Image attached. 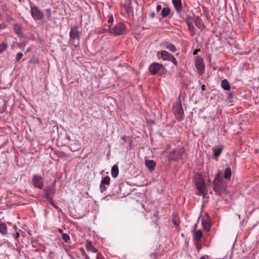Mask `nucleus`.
Here are the masks:
<instances>
[{
    "label": "nucleus",
    "mask_w": 259,
    "mask_h": 259,
    "mask_svg": "<svg viewBox=\"0 0 259 259\" xmlns=\"http://www.w3.org/2000/svg\"><path fill=\"white\" fill-rule=\"evenodd\" d=\"M226 188V184L223 181L221 173L219 172L216 174L213 180V189L216 195H221L225 191Z\"/></svg>",
    "instance_id": "nucleus-1"
},
{
    "label": "nucleus",
    "mask_w": 259,
    "mask_h": 259,
    "mask_svg": "<svg viewBox=\"0 0 259 259\" xmlns=\"http://www.w3.org/2000/svg\"><path fill=\"white\" fill-rule=\"evenodd\" d=\"M126 31V26L125 24L118 23L113 27L106 29H104V32H109L111 34L115 35H120L125 34Z\"/></svg>",
    "instance_id": "nucleus-2"
},
{
    "label": "nucleus",
    "mask_w": 259,
    "mask_h": 259,
    "mask_svg": "<svg viewBox=\"0 0 259 259\" xmlns=\"http://www.w3.org/2000/svg\"><path fill=\"white\" fill-rule=\"evenodd\" d=\"M185 152L184 147H178L169 152L168 158L170 160H176L180 159Z\"/></svg>",
    "instance_id": "nucleus-3"
},
{
    "label": "nucleus",
    "mask_w": 259,
    "mask_h": 259,
    "mask_svg": "<svg viewBox=\"0 0 259 259\" xmlns=\"http://www.w3.org/2000/svg\"><path fill=\"white\" fill-rule=\"evenodd\" d=\"M195 184L198 191L197 194L199 196H205L207 194V190L204 180L200 179L197 181Z\"/></svg>",
    "instance_id": "nucleus-4"
},
{
    "label": "nucleus",
    "mask_w": 259,
    "mask_h": 259,
    "mask_svg": "<svg viewBox=\"0 0 259 259\" xmlns=\"http://www.w3.org/2000/svg\"><path fill=\"white\" fill-rule=\"evenodd\" d=\"M172 110L178 120L181 121L183 119L184 111L181 101L175 103L172 108Z\"/></svg>",
    "instance_id": "nucleus-5"
},
{
    "label": "nucleus",
    "mask_w": 259,
    "mask_h": 259,
    "mask_svg": "<svg viewBox=\"0 0 259 259\" xmlns=\"http://www.w3.org/2000/svg\"><path fill=\"white\" fill-rule=\"evenodd\" d=\"M32 183L33 186L36 188L42 189L44 186V179L42 177L35 175L32 177Z\"/></svg>",
    "instance_id": "nucleus-6"
},
{
    "label": "nucleus",
    "mask_w": 259,
    "mask_h": 259,
    "mask_svg": "<svg viewBox=\"0 0 259 259\" xmlns=\"http://www.w3.org/2000/svg\"><path fill=\"white\" fill-rule=\"evenodd\" d=\"M31 14L35 21L41 20L44 16L41 11L36 6L31 7Z\"/></svg>",
    "instance_id": "nucleus-7"
},
{
    "label": "nucleus",
    "mask_w": 259,
    "mask_h": 259,
    "mask_svg": "<svg viewBox=\"0 0 259 259\" xmlns=\"http://www.w3.org/2000/svg\"><path fill=\"white\" fill-rule=\"evenodd\" d=\"M161 57L164 60L172 62L176 66L178 65V62L175 57L166 51H162L161 52Z\"/></svg>",
    "instance_id": "nucleus-8"
},
{
    "label": "nucleus",
    "mask_w": 259,
    "mask_h": 259,
    "mask_svg": "<svg viewBox=\"0 0 259 259\" xmlns=\"http://www.w3.org/2000/svg\"><path fill=\"white\" fill-rule=\"evenodd\" d=\"M110 183V178L109 176H106L102 178L100 185V189L101 192L106 190V186H109Z\"/></svg>",
    "instance_id": "nucleus-9"
},
{
    "label": "nucleus",
    "mask_w": 259,
    "mask_h": 259,
    "mask_svg": "<svg viewBox=\"0 0 259 259\" xmlns=\"http://www.w3.org/2000/svg\"><path fill=\"white\" fill-rule=\"evenodd\" d=\"M70 38L73 40H79L80 38L79 32L76 26L72 27L69 33Z\"/></svg>",
    "instance_id": "nucleus-10"
},
{
    "label": "nucleus",
    "mask_w": 259,
    "mask_h": 259,
    "mask_svg": "<svg viewBox=\"0 0 259 259\" xmlns=\"http://www.w3.org/2000/svg\"><path fill=\"white\" fill-rule=\"evenodd\" d=\"M162 68V65L161 64L154 62L150 65L149 69L152 74H156Z\"/></svg>",
    "instance_id": "nucleus-11"
},
{
    "label": "nucleus",
    "mask_w": 259,
    "mask_h": 259,
    "mask_svg": "<svg viewBox=\"0 0 259 259\" xmlns=\"http://www.w3.org/2000/svg\"><path fill=\"white\" fill-rule=\"evenodd\" d=\"M45 195L46 199L49 200H52L53 199V196L55 193V190L51 186L47 187L45 190Z\"/></svg>",
    "instance_id": "nucleus-12"
},
{
    "label": "nucleus",
    "mask_w": 259,
    "mask_h": 259,
    "mask_svg": "<svg viewBox=\"0 0 259 259\" xmlns=\"http://www.w3.org/2000/svg\"><path fill=\"white\" fill-rule=\"evenodd\" d=\"M195 65L198 73L202 74L204 69V65L202 59L200 58H197Z\"/></svg>",
    "instance_id": "nucleus-13"
},
{
    "label": "nucleus",
    "mask_w": 259,
    "mask_h": 259,
    "mask_svg": "<svg viewBox=\"0 0 259 259\" xmlns=\"http://www.w3.org/2000/svg\"><path fill=\"white\" fill-rule=\"evenodd\" d=\"M173 6L178 13L182 10V0H172Z\"/></svg>",
    "instance_id": "nucleus-14"
},
{
    "label": "nucleus",
    "mask_w": 259,
    "mask_h": 259,
    "mask_svg": "<svg viewBox=\"0 0 259 259\" xmlns=\"http://www.w3.org/2000/svg\"><path fill=\"white\" fill-rule=\"evenodd\" d=\"M194 22L196 26L201 30H202L205 28L204 25L202 22L201 19L198 16L194 17Z\"/></svg>",
    "instance_id": "nucleus-15"
},
{
    "label": "nucleus",
    "mask_w": 259,
    "mask_h": 259,
    "mask_svg": "<svg viewBox=\"0 0 259 259\" xmlns=\"http://www.w3.org/2000/svg\"><path fill=\"white\" fill-rule=\"evenodd\" d=\"M145 165L149 170L152 171L155 168L156 163L153 160H147L145 161Z\"/></svg>",
    "instance_id": "nucleus-16"
},
{
    "label": "nucleus",
    "mask_w": 259,
    "mask_h": 259,
    "mask_svg": "<svg viewBox=\"0 0 259 259\" xmlns=\"http://www.w3.org/2000/svg\"><path fill=\"white\" fill-rule=\"evenodd\" d=\"M119 174V169L117 165H114L111 168V176L114 178H116Z\"/></svg>",
    "instance_id": "nucleus-17"
},
{
    "label": "nucleus",
    "mask_w": 259,
    "mask_h": 259,
    "mask_svg": "<svg viewBox=\"0 0 259 259\" xmlns=\"http://www.w3.org/2000/svg\"><path fill=\"white\" fill-rule=\"evenodd\" d=\"M164 48L168 49L172 52H175L177 51L176 47L173 44L166 42L164 43Z\"/></svg>",
    "instance_id": "nucleus-18"
},
{
    "label": "nucleus",
    "mask_w": 259,
    "mask_h": 259,
    "mask_svg": "<svg viewBox=\"0 0 259 259\" xmlns=\"http://www.w3.org/2000/svg\"><path fill=\"white\" fill-rule=\"evenodd\" d=\"M86 249L87 251L94 253L97 252L98 250L92 245L91 242H88L86 244Z\"/></svg>",
    "instance_id": "nucleus-19"
},
{
    "label": "nucleus",
    "mask_w": 259,
    "mask_h": 259,
    "mask_svg": "<svg viewBox=\"0 0 259 259\" xmlns=\"http://www.w3.org/2000/svg\"><path fill=\"white\" fill-rule=\"evenodd\" d=\"M222 88L226 91L230 90V84L227 79H223L221 82Z\"/></svg>",
    "instance_id": "nucleus-20"
},
{
    "label": "nucleus",
    "mask_w": 259,
    "mask_h": 259,
    "mask_svg": "<svg viewBox=\"0 0 259 259\" xmlns=\"http://www.w3.org/2000/svg\"><path fill=\"white\" fill-rule=\"evenodd\" d=\"M202 232L201 230H196L193 234V237L195 240L200 241L202 237Z\"/></svg>",
    "instance_id": "nucleus-21"
},
{
    "label": "nucleus",
    "mask_w": 259,
    "mask_h": 259,
    "mask_svg": "<svg viewBox=\"0 0 259 259\" xmlns=\"http://www.w3.org/2000/svg\"><path fill=\"white\" fill-rule=\"evenodd\" d=\"M202 224L203 225L204 229L206 231H207V232L209 231V230L210 229V227H211V225H210V222L208 220H206L202 221Z\"/></svg>",
    "instance_id": "nucleus-22"
},
{
    "label": "nucleus",
    "mask_w": 259,
    "mask_h": 259,
    "mask_svg": "<svg viewBox=\"0 0 259 259\" xmlns=\"http://www.w3.org/2000/svg\"><path fill=\"white\" fill-rule=\"evenodd\" d=\"M232 172L230 167L227 168L224 171V178L227 180H230L231 178Z\"/></svg>",
    "instance_id": "nucleus-23"
},
{
    "label": "nucleus",
    "mask_w": 259,
    "mask_h": 259,
    "mask_svg": "<svg viewBox=\"0 0 259 259\" xmlns=\"http://www.w3.org/2000/svg\"><path fill=\"white\" fill-rule=\"evenodd\" d=\"M0 232L3 234H6L7 232L6 224L4 222H0Z\"/></svg>",
    "instance_id": "nucleus-24"
},
{
    "label": "nucleus",
    "mask_w": 259,
    "mask_h": 259,
    "mask_svg": "<svg viewBox=\"0 0 259 259\" xmlns=\"http://www.w3.org/2000/svg\"><path fill=\"white\" fill-rule=\"evenodd\" d=\"M223 150V147H219V148H213V155L215 157H217L220 155Z\"/></svg>",
    "instance_id": "nucleus-25"
},
{
    "label": "nucleus",
    "mask_w": 259,
    "mask_h": 259,
    "mask_svg": "<svg viewBox=\"0 0 259 259\" xmlns=\"http://www.w3.org/2000/svg\"><path fill=\"white\" fill-rule=\"evenodd\" d=\"M170 12V10L168 7L164 8L161 11V15L163 17H166L167 16Z\"/></svg>",
    "instance_id": "nucleus-26"
},
{
    "label": "nucleus",
    "mask_w": 259,
    "mask_h": 259,
    "mask_svg": "<svg viewBox=\"0 0 259 259\" xmlns=\"http://www.w3.org/2000/svg\"><path fill=\"white\" fill-rule=\"evenodd\" d=\"M14 29L15 32L18 35H20L22 33L21 27L18 24H15L14 25Z\"/></svg>",
    "instance_id": "nucleus-27"
},
{
    "label": "nucleus",
    "mask_w": 259,
    "mask_h": 259,
    "mask_svg": "<svg viewBox=\"0 0 259 259\" xmlns=\"http://www.w3.org/2000/svg\"><path fill=\"white\" fill-rule=\"evenodd\" d=\"M186 22L187 25L193 24L194 18L190 15H187L186 18Z\"/></svg>",
    "instance_id": "nucleus-28"
},
{
    "label": "nucleus",
    "mask_w": 259,
    "mask_h": 259,
    "mask_svg": "<svg viewBox=\"0 0 259 259\" xmlns=\"http://www.w3.org/2000/svg\"><path fill=\"white\" fill-rule=\"evenodd\" d=\"M187 26L188 27V29L192 33V35H194L196 33V29L195 28V27L194 26L193 24H190V25H189Z\"/></svg>",
    "instance_id": "nucleus-29"
},
{
    "label": "nucleus",
    "mask_w": 259,
    "mask_h": 259,
    "mask_svg": "<svg viewBox=\"0 0 259 259\" xmlns=\"http://www.w3.org/2000/svg\"><path fill=\"white\" fill-rule=\"evenodd\" d=\"M8 48V44L3 42L0 44V54L2 53Z\"/></svg>",
    "instance_id": "nucleus-30"
},
{
    "label": "nucleus",
    "mask_w": 259,
    "mask_h": 259,
    "mask_svg": "<svg viewBox=\"0 0 259 259\" xmlns=\"http://www.w3.org/2000/svg\"><path fill=\"white\" fill-rule=\"evenodd\" d=\"M62 238L65 242H68L70 240V236L66 233L62 234Z\"/></svg>",
    "instance_id": "nucleus-31"
},
{
    "label": "nucleus",
    "mask_w": 259,
    "mask_h": 259,
    "mask_svg": "<svg viewBox=\"0 0 259 259\" xmlns=\"http://www.w3.org/2000/svg\"><path fill=\"white\" fill-rule=\"evenodd\" d=\"M23 57V54L21 52H19L17 54L16 57V61L19 62L22 57Z\"/></svg>",
    "instance_id": "nucleus-32"
},
{
    "label": "nucleus",
    "mask_w": 259,
    "mask_h": 259,
    "mask_svg": "<svg viewBox=\"0 0 259 259\" xmlns=\"http://www.w3.org/2000/svg\"><path fill=\"white\" fill-rule=\"evenodd\" d=\"M149 256L150 258V259H154L157 256V253L156 252H152L150 253Z\"/></svg>",
    "instance_id": "nucleus-33"
},
{
    "label": "nucleus",
    "mask_w": 259,
    "mask_h": 259,
    "mask_svg": "<svg viewBox=\"0 0 259 259\" xmlns=\"http://www.w3.org/2000/svg\"><path fill=\"white\" fill-rule=\"evenodd\" d=\"M113 21H114V19H113V16L111 15H110L109 16V19L107 21L108 23L109 24H112L113 23Z\"/></svg>",
    "instance_id": "nucleus-34"
},
{
    "label": "nucleus",
    "mask_w": 259,
    "mask_h": 259,
    "mask_svg": "<svg viewBox=\"0 0 259 259\" xmlns=\"http://www.w3.org/2000/svg\"><path fill=\"white\" fill-rule=\"evenodd\" d=\"M50 201V204L53 206L56 209H59V208L58 207V206H57L56 205H55L54 204V203L53 202L52 200H49Z\"/></svg>",
    "instance_id": "nucleus-35"
},
{
    "label": "nucleus",
    "mask_w": 259,
    "mask_h": 259,
    "mask_svg": "<svg viewBox=\"0 0 259 259\" xmlns=\"http://www.w3.org/2000/svg\"><path fill=\"white\" fill-rule=\"evenodd\" d=\"M158 212H156L155 213H154L153 215V217L154 218V221H157L158 219Z\"/></svg>",
    "instance_id": "nucleus-36"
},
{
    "label": "nucleus",
    "mask_w": 259,
    "mask_h": 259,
    "mask_svg": "<svg viewBox=\"0 0 259 259\" xmlns=\"http://www.w3.org/2000/svg\"><path fill=\"white\" fill-rule=\"evenodd\" d=\"M65 155V153L63 152H58V157H63Z\"/></svg>",
    "instance_id": "nucleus-37"
},
{
    "label": "nucleus",
    "mask_w": 259,
    "mask_h": 259,
    "mask_svg": "<svg viewBox=\"0 0 259 259\" xmlns=\"http://www.w3.org/2000/svg\"><path fill=\"white\" fill-rule=\"evenodd\" d=\"M161 10V6L160 5H157L156 7V11L159 12Z\"/></svg>",
    "instance_id": "nucleus-38"
},
{
    "label": "nucleus",
    "mask_w": 259,
    "mask_h": 259,
    "mask_svg": "<svg viewBox=\"0 0 259 259\" xmlns=\"http://www.w3.org/2000/svg\"><path fill=\"white\" fill-rule=\"evenodd\" d=\"M209 256L207 255L202 256L200 259H208Z\"/></svg>",
    "instance_id": "nucleus-39"
},
{
    "label": "nucleus",
    "mask_w": 259,
    "mask_h": 259,
    "mask_svg": "<svg viewBox=\"0 0 259 259\" xmlns=\"http://www.w3.org/2000/svg\"><path fill=\"white\" fill-rule=\"evenodd\" d=\"M155 14L154 12H151L150 14V16L151 18H153L155 17Z\"/></svg>",
    "instance_id": "nucleus-40"
},
{
    "label": "nucleus",
    "mask_w": 259,
    "mask_h": 259,
    "mask_svg": "<svg viewBox=\"0 0 259 259\" xmlns=\"http://www.w3.org/2000/svg\"><path fill=\"white\" fill-rule=\"evenodd\" d=\"M200 51V49H196L193 52V55H196L198 52Z\"/></svg>",
    "instance_id": "nucleus-41"
},
{
    "label": "nucleus",
    "mask_w": 259,
    "mask_h": 259,
    "mask_svg": "<svg viewBox=\"0 0 259 259\" xmlns=\"http://www.w3.org/2000/svg\"><path fill=\"white\" fill-rule=\"evenodd\" d=\"M20 236V234L18 232H17L15 235V238H18Z\"/></svg>",
    "instance_id": "nucleus-42"
},
{
    "label": "nucleus",
    "mask_w": 259,
    "mask_h": 259,
    "mask_svg": "<svg viewBox=\"0 0 259 259\" xmlns=\"http://www.w3.org/2000/svg\"><path fill=\"white\" fill-rule=\"evenodd\" d=\"M201 90L203 91L205 90V85H202L201 86Z\"/></svg>",
    "instance_id": "nucleus-43"
},
{
    "label": "nucleus",
    "mask_w": 259,
    "mask_h": 259,
    "mask_svg": "<svg viewBox=\"0 0 259 259\" xmlns=\"http://www.w3.org/2000/svg\"><path fill=\"white\" fill-rule=\"evenodd\" d=\"M46 12L48 13L50 15L51 14V10L50 9H46Z\"/></svg>",
    "instance_id": "nucleus-44"
},
{
    "label": "nucleus",
    "mask_w": 259,
    "mask_h": 259,
    "mask_svg": "<svg viewBox=\"0 0 259 259\" xmlns=\"http://www.w3.org/2000/svg\"><path fill=\"white\" fill-rule=\"evenodd\" d=\"M58 232H59L60 233L62 234H63V230H62V229H59L58 230Z\"/></svg>",
    "instance_id": "nucleus-45"
},
{
    "label": "nucleus",
    "mask_w": 259,
    "mask_h": 259,
    "mask_svg": "<svg viewBox=\"0 0 259 259\" xmlns=\"http://www.w3.org/2000/svg\"><path fill=\"white\" fill-rule=\"evenodd\" d=\"M85 259H90V257L88 255H87V254H85Z\"/></svg>",
    "instance_id": "nucleus-46"
},
{
    "label": "nucleus",
    "mask_w": 259,
    "mask_h": 259,
    "mask_svg": "<svg viewBox=\"0 0 259 259\" xmlns=\"http://www.w3.org/2000/svg\"><path fill=\"white\" fill-rule=\"evenodd\" d=\"M2 28V25L0 24V29Z\"/></svg>",
    "instance_id": "nucleus-47"
}]
</instances>
